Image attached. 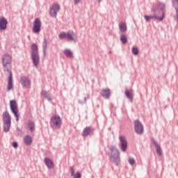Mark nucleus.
I'll return each instance as SVG.
<instances>
[{"mask_svg": "<svg viewBox=\"0 0 178 178\" xmlns=\"http://www.w3.org/2000/svg\"><path fill=\"white\" fill-rule=\"evenodd\" d=\"M144 19H145L146 22H149L151 19H154L155 20H159V22H162L163 19H165V14L163 13V15H161V17L158 15H144Z\"/></svg>", "mask_w": 178, "mask_h": 178, "instance_id": "f8f14e48", "label": "nucleus"}, {"mask_svg": "<svg viewBox=\"0 0 178 178\" xmlns=\"http://www.w3.org/2000/svg\"><path fill=\"white\" fill-rule=\"evenodd\" d=\"M41 26L42 24L40 18L35 19L33 22V26L32 29L33 33H34L35 34H40V31H41Z\"/></svg>", "mask_w": 178, "mask_h": 178, "instance_id": "9d476101", "label": "nucleus"}, {"mask_svg": "<svg viewBox=\"0 0 178 178\" xmlns=\"http://www.w3.org/2000/svg\"><path fill=\"white\" fill-rule=\"evenodd\" d=\"M2 65L4 69V72H8L9 76L8 78L7 91L13 90V76L12 74V56L8 54H6L2 57Z\"/></svg>", "mask_w": 178, "mask_h": 178, "instance_id": "f257e3e1", "label": "nucleus"}, {"mask_svg": "<svg viewBox=\"0 0 178 178\" xmlns=\"http://www.w3.org/2000/svg\"><path fill=\"white\" fill-rule=\"evenodd\" d=\"M58 38L60 40H64L65 38L68 41H76V39L74 37H73V35L69 32H61L58 35Z\"/></svg>", "mask_w": 178, "mask_h": 178, "instance_id": "9b49d317", "label": "nucleus"}, {"mask_svg": "<svg viewBox=\"0 0 178 178\" xmlns=\"http://www.w3.org/2000/svg\"><path fill=\"white\" fill-rule=\"evenodd\" d=\"M174 3L176 4L177 8H178V0L172 1V6H173V8H175Z\"/></svg>", "mask_w": 178, "mask_h": 178, "instance_id": "c9c22d12", "label": "nucleus"}, {"mask_svg": "<svg viewBox=\"0 0 178 178\" xmlns=\"http://www.w3.org/2000/svg\"><path fill=\"white\" fill-rule=\"evenodd\" d=\"M164 9H165V4L163 3H159L157 5V8L156 9L152 8V13H156V11L159 12L160 13L162 14V16H163V13H164V15H165Z\"/></svg>", "mask_w": 178, "mask_h": 178, "instance_id": "ddd939ff", "label": "nucleus"}, {"mask_svg": "<svg viewBox=\"0 0 178 178\" xmlns=\"http://www.w3.org/2000/svg\"><path fill=\"white\" fill-rule=\"evenodd\" d=\"M129 165H133L136 163V160L134 158H129L128 160Z\"/></svg>", "mask_w": 178, "mask_h": 178, "instance_id": "7c9ffc66", "label": "nucleus"}, {"mask_svg": "<svg viewBox=\"0 0 178 178\" xmlns=\"http://www.w3.org/2000/svg\"><path fill=\"white\" fill-rule=\"evenodd\" d=\"M50 126L54 130H59L62 127V119L59 115H54L50 119Z\"/></svg>", "mask_w": 178, "mask_h": 178, "instance_id": "39448f33", "label": "nucleus"}, {"mask_svg": "<svg viewBox=\"0 0 178 178\" xmlns=\"http://www.w3.org/2000/svg\"><path fill=\"white\" fill-rule=\"evenodd\" d=\"M134 124L135 133H136V134H139L140 136H141V134L144 133V126L143 125V123H141L140 120H136L134 122Z\"/></svg>", "mask_w": 178, "mask_h": 178, "instance_id": "1a4fd4ad", "label": "nucleus"}, {"mask_svg": "<svg viewBox=\"0 0 178 178\" xmlns=\"http://www.w3.org/2000/svg\"><path fill=\"white\" fill-rule=\"evenodd\" d=\"M174 8L176 10L175 20L176 22H178V8H177V5H176L175 3H174Z\"/></svg>", "mask_w": 178, "mask_h": 178, "instance_id": "c85d7f7f", "label": "nucleus"}, {"mask_svg": "<svg viewBox=\"0 0 178 178\" xmlns=\"http://www.w3.org/2000/svg\"><path fill=\"white\" fill-rule=\"evenodd\" d=\"M125 95L129 101H133V93H131V91L129 90H125Z\"/></svg>", "mask_w": 178, "mask_h": 178, "instance_id": "a878e982", "label": "nucleus"}, {"mask_svg": "<svg viewBox=\"0 0 178 178\" xmlns=\"http://www.w3.org/2000/svg\"><path fill=\"white\" fill-rule=\"evenodd\" d=\"M132 54L133 55H138V49L137 47H132Z\"/></svg>", "mask_w": 178, "mask_h": 178, "instance_id": "c756f323", "label": "nucleus"}, {"mask_svg": "<svg viewBox=\"0 0 178 178\" xmlns=\"http://www.w3.org/2000/svg\"><path fill=\"white\" fill-rule=\"evenodd\" d=\"M27 127L31 133H34L35 131V122L33 120H29Z\"/></svg>", "mask_w": 178, "mask_h": 178, "instance_id": "6ab92c4d", "label": "nucleus"}, {"mask_svg": "<svg viewBox=\"0 0 178 178\" xmlns=\"http://www.w3.org/2000/svg\"><path fill=\"white\" fill-rule=\"evenodd\" d=\"M101 95L103 98H105V99H108V98L111 97V90H109V88L102 90Z\"/></svg>", "mask_w": 178, "mask_h": 178, "instance_id": "aec40b11", "label": "nucleus"}, {"mask_svg": "<svg viewBox=\"0 0 178 178\" xmlns=\"http://www.w3.org/2000/svg\"><path fill=\"white\" fill-rule=\"evenodd\" d=\"M119 27H120V31H122V33H125V31H127V25H126V23L120 22Z\"/></svg>", "mask_w": 178, "mask_h": 178, "instance_id": "b1692460", "label": "nucleus"}, {"mask_svg": "<svg viewBox=\"0 0 178 178\" xmlns=\"http://www.w3.org/2000/svg\"><path fill=\"white\" fill-rule=\"evenodd\" d=\"M12 146L13 147V148H17V147H18V143H17V142H16V141L13 142Z\"/></svg>", "mask_w": 178, "mask_h": 178, "instance_id": "f704fd0d", "label": "nucleus"}, {"mask_svg": "<svg viewBox=\"0 0 178 178\" xmlns=\"http://www.w3.org/2000/svg\"><path fill=\"white\" fill-rule=\"evenodd\" d=\"M10 108L12 113H13L14 116L16 118V121L19 122V110L17 108V104L16 103V100L10 101Z\"/></svg>", "mask_w": 178, "mask_h": 178, "instance_id": "423d86ee", "label": "nucleus"}, {"mask_svg": "<svg viewBox=\"0 0 178 178\" xmlns=\"http://www.w3.org/2000/svg\"><path fill=\"white\" fill-rule=\"evenodd\" d=\"M94 133V128L92 127H86L83 129L82 131L83 137H88V136H91Z\"/></svg>", "mask_w": 178, "mask_h": 178, "instance_id": "4468645a", "label": "nucleus"}, {"mask_svg": "<svg viewBox=\"0 0 178 178\" xmlns=\"http://www.w3.org/2000/svg\"><path fill=\"white\" fill-rule=\"evenodd\" d=\"M24 143L26 145H31L33 138L30 135H26L24 137Z\"/></svg>", "mask_w": 178, "mask_h": 178, "instance_id": "412c9836", "label": "nucleus"}, {"mask_svg": "<svg viewBox=\"0 0 178 178\" xmlns=\"http://www.w3.org/2000/svg\"><path fill=\"white\" fill-rule=\"evenodd\" d=\"M16 131H17V137H20V136H22V134H23V130H22V129H20L19 127H17Z\"/></svg>", "mask_w": 178, "mask_h": 178, "instance_id": "cd10ccee", "label": "nucleus"}, {"mask_svg": "<svg viewBox=\"0 0 178 178\" xmlns=\"http://www.w3.org/2000/svg\"><path fill=\"white\" fill-rule=\"evenodd\" d=\"M31 59L35 67L40 64V54H38V46L33 43L31 45Z\"/></svg>", "mask_w": 178, "mask_h": 178, "instance_id": "f03ea898", "label": "nucleus"}, {"mask_svg": "<svg viewBox=\"0 0 178 178\" xmlns=\"http://www.w3.org/2000/svg\"><path fill=\"white\" fill-rule=\"evenodd\" d=\"M97 1H98L99 3V2H101L102 0H97Z\"/></svg>", "mask_w": 178, "mask_h": 178, "instance_id": "4c0bfd02", "label": "nucleus"}, {"mask_svg": "<svg viewBox=\"0 0 178 178\" xmlns=\"http://www.w3.org/2000/svg\"><path fill=\"white\" fill-rule=\"evenodd\" d=\"M20 83L22 87H29L31 84V81L28 76H23L20 78Z\"/></svg>", "mask_w": 178, "mask_h": 178, "instance_id": "2eb2a0df", "label": "nucleus"}, {"mask_svg": "<svg viewBox=\"0 0 178 178\" xmlns=\"http://www.w3.org/2000/svg\"><path fill=\"white\" fill-rule=\"evenodd\" d=\"M6 27H8V20L3 17H0V31L6 30Z\"/></svg>", "mask_w": 178, "mask_h": 178, "instance_id": "f3484780", "label": "nucleus"}, {"mask_svg": "<svg viewBox=\"0 0 178 178\" xmlns=\"http://www.w3.org/2000/svg\"><path fill=\"white\" fill-rule=\"evenodd\" d=\"M48 45V40H47L46 38L44 39L42 42V51H43V55L45 56L47 55V47Z\"/></svg>", "mask_w": 178, "mask_h": 178, "instance_id": "5701e85b", "label": "nucleus"}, {"mask_svg": "<svg viewBox=\"0 0 178 178\" xmlns=\"http://www.w3.org/2000/svg\"><path fill=\"white\" fill-rule=\"evenodd\" d=\"M81 2V0H74V4L75 6H77L78 3H80Z\"/></svg>", "mask_w": 178, "mask_h": 178, "instance_id": "e433bc0d", "label": "nucleus"}, {"mask_svg": "<svg viewBox=\"0 0 178 178\" xmlns=\"http://www.w3.org/2000/svg\"><path fill=\"white\" fill-rule=\"evenodd\" d=\"M42 97H44L46 99L49 101V102H51V101H52V99L51 98V94L49 93V92H47L46 90H42Z\"/></svg>", "mask_w": 178, "mask_h": 178, "instance_id": "4be33fe9", "label": "nucleus"}, {"mask_svg": "<svg viewBox=\"0 0 178 178\" xmlns=\"http://www.w3.org/2000/svg\"><path fill=\"white\" fill-rule=\"evenodd\" d=\"M70 170L71 172V176L72 177L74 176V165L70 166Z\"/></svg>", "mask_w": 178, "mask_h": 178, "instance_id": "2f4dec72", "label": "nucleus"}, {"mask_svg": "<svg viewBox=\"0 0 178 178\" xmlns=\"http://www.w3.org/2000/svg\"><path fill=\"white\" fill-rule=\"evenodd\" d=\"M60 10V6L58 3H54L49 8V15L51 17H56L58 13Z\"/></svg>", "mask_w": 178, "mask_h": 178, "instance_id": "0eeeda50", "label": "nucleus"}, {"mask_svg": "<svg viewBox=\"0 0 178 178\" xmlns=\"http://www.w3.org/2000/svg\"><path fill=\"white\" fill-rule=\"evenodd\" d=\"M87 101V97H84V102H82L81 100H78V103L81 105H83V104H86V102Z\"/></svg>", "mask_w": 178, "mask_h": 178, "instance_id": "72a5a7b5", "label": "nucleus"}, {"mask_svg": "<svg viewBox=\"0 0 178 178\" xmlns=\"http://www.w3.org/2000/svg\"><path fill=\"white\" fill-rule=\"evenodd\" d=\"M72 177H74V178H81V173L77 172L76 175L74 174Z\"/></svg>", "mask_w": 178, "mask_h": 178, "instance_id": "473e14b6", "label": "nucleus"}, {"mask_svg": "<svg viewBox=\"0 0 178 178\" xmlns=\"http://www.w3.org/2000/svg\"><path fill=\"white\" fill-rule=\"evenodd\" d=\"M3 131L4 133H8L9 130H10V124H11V118L9 112L4 111L3 113Z\"/></svg>", "mask_w": 178, "mask_h": 178, "instance_id": "20e7f679", "label": "nucleus"}, {"mask_svg": "<svg viewBox=\"0 0 178 178\" xmlns=\"http://www.w3.org/2000/svg\"><path fill=\"white\" fill-rule=\"evenodd\" d=\"M109 149L111 151V161L115 164L116 166H118L119 163H120V154L119 150H118L116 146L114 145L110 146Z\"/></svg>", "mask_w": 178, "mask_h": 178, "instance_id": "7ed1b4c3", "label": "nucleus"}, {"mask_svg": "<svg viewBox=\"0 0 178 178\" xmlns=\"http://www.w3.org/2000/svg\"><path fill=\"white\" fill-rule=\"evenodd\" d=\"M63 54L67 56V58H72L73 56V52H72L69 49H65L63 51Z\"/></svg>", "mask_w": 178, "mask_h": 178, "instance_id": "393cba45", "label": "nucleus"}, {"mask_svg": "<svg viewBox=\"0 0 178 178\" xmlns=\"http://www.w3.org/2000/svg\"><path fill=\"white\" fill-rule=\"evenodd\" d=\"M119 144L118 147L122 152H126L127 151V140L124 136H119Z\"/></svg>", "mask_w": 178, "mask_h": 178, "instance_id": "6e6552de", "label": "nucleus"}, {"mask_svg": "<svg viewBox=\"0 0 178 178\" xmlns=\"http://www.w3.org/2000/svg\"><path fill=\"white\" fill-rule=\"evenodd\" d=\"M44 163H45L48 169H54V161H52L51 159L48 157L44 158Z\"/></svg>", "mask_w": 178, "mask_h": 178, "instance_id": "a211bd4d", "label": "nucleus"}, {"mask_svg": "<svg viewBox=\"0 0 178 178\" xmlns=\"http://www.w3.org/2000/svg\"><path fill=\"white\" fill-rule=\"evenodd\" d=\"M120 41L122 44H126V42H127V37H126L125 35H122L120 36Z\"/></svg>", "mask_w": 178, "mask_h": 178, "instance_id": "bb28decb", "label": "nucleus"}, {"mask_svg": "<svg viewBox=\"0 0 178 178\" xmlns=\"http://www.w3.org/2000/svg\"><path fill=\"white\" fill-rule=\"evenodd\" d=\"M152 143L156 148V154L159 156H161L162 155V149H161V146L158 144V141H156L154 138L151 139Z\"/></svg>", "mask_w": 178, "mask_h": 178, "instance_id": "dca6fc26", "label": "nucleus"}]
</instances>
